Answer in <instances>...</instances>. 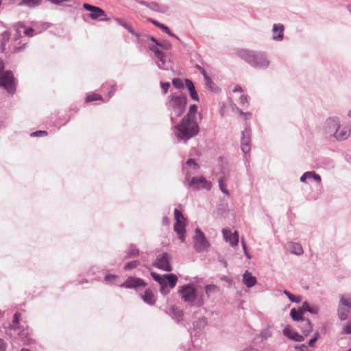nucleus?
<instances>
[{
	"mask_svg": "<svg viewBox=\"0 0 351 351\" xmlns=\"http://www.w3.org/2000/svg\"><path fill=\"white\" fill-rule=\"evenodd\" d=\"M199 132V126L197 120L183 117L181 121L174 125V134L179 141L186 143Z\"/></svg>",
	"mask_w": 351,
	"mask_h": 351,
	"instance_id": "f257e3e1",
	"label": "nucleus"
},
{
	"mask_svg": "<svg viewBox=\"0 0 351 351\" xmlns=\"http://www.w3.org/2000/svg\"><path fill=\"white\" fill-rule=\"evenodd\" d=\"M187 104V97L182 93H173L166 102V106L170 111V119L173 124L176 122V118L183 114Z\"/></svg>",
	"mask_w": 351,
	"mask_h": 351,
	"instance_id": "f03ea898",
	"label": "nucleus"
},
{
	"mask_svg": "<svg viewBox=\"0 0 351 351\" xmlns=\"http://www.w3.org/2000/svg\"><path fill=\"white\" fill-rule=\"evenodd\" d=\"M238 56L251 66L258 69H266L270 62L265 53L249 49H241L237 52Z\"/></svg>",
	"mask_w": 351,
	"mask_h": 351,
	"instance_id": "7ed1b4c3",
	"label": "nucleus"
},
{
	"mask_svg": "<svg viewBox=\"0 0 351 351\" xmlns=\"http://www.w3.org/2000/svg\"><path fill=\"white\" fill-rule=\"evenodd\" d=\"M17 80L14 77L12 71H6L0 76V87H3L9 94H14L16 92Z\"/></svg>",
	"mask_w": 351,
	"mask_h": 351,
	"instance_id": "20e7f679",
	"label": "nucleus"
},
{
	"mask_svg": "<svg viewBox=\"0 0 351 351\" xmlns=\"http://www.w3.org/2000/svg\"><path fill=\"white\" fill-rule=\"evenodd\" d=\"M184 184L193 190H199L201 189L210 190L211 189V183L208 182L204 177H193L189 181V176L187 175L184 181Z\"/></svg>",
	"mask_w": 351,
	"mask_h": 351,
	"instance_id": "39448f33",
	"label": "nucleus"
},
{
	"mask_svg": "<svg viewBox=\"0 0 351 351\" xmlns=\"http://www.w3.org/2000/svg\"><path fill=\"white\" fill-rule=\"evenodd\" d=\"M172 259V256L169 253H162L159 254L153 265L160 269L165 271H171L172 267L170 264V261Z\"/></svg>",
	"mask_w": 351,
	"mask_h": 351,
	"instance_id": "423d86ee",
	"label": "nucleus"
},
{
	"mask_svg": "<svg viewBox=\"0 0 351 351\" xmlns=\"http://www.w3.org/2000/svg\"><path fill=\"white\" fill-rule=\"evenodd\" d=\"M179 293L185 302L193 304L197 297L195 288L191 284L185 285L180 287Z\"/></svg>",
	"mask_w": 351,
	"mask_h": 351,
	"instance_id": "0eeeda50",
	"label": "nucleus"
},
{
	"mask_svg": "<svg viewBox=\"0 0 351 351\" xmlns=\"http://www.w3.org/2000/svg\"><path fill=\"white\" fill-rule=\"evenodd\" d=\"M210 244L205 237L204 234L199 229L195 230V236L194 237V248L197 252L208 248Z\"/></svg>",
	"mask_w": 351,
	"mask_h": 351,
	"instance_id": "6e6552de",
	"label": "nucleus"
},
{
	"mask_svg": "<svg viewBox=\"0 0 351 351\" xmlns=\"http://www.w3.org/2000/svg\"><path fill=\"white\" fill-rule=\"evenodd\" d=\"M340 124L339 119L337 117H329L324 125V131L327 137L331 138L337 132Z\"/></svg>",
	"mask_w": 351,
	"mask_h": 351,
	"instance_id": "1a4fd4ad",
	"label": "nucleus"
},
{
	"mask_svg": "<svg viewBox=\"0 0 351 351\" xmlns=\"http://www.w3.org/2000/svg\"><path fill=\"white\" fill-rule=\"evenodd\" d=\"M251 143V129L250 127H246L241 133V146L242 152L246 156L250 151Z\"/></svg>",
	"mask_w": 351,
	"mask_h": 351,
	"instance_id": "9d476101",
	"label": "nucleus"
},
{
	"mask_svg": "<svg viewBox=\"0 0 351 351\" xmlns=\"http://www.w3.org/2000/svg\"><path fill=\"white\" fill-rule=\"evenodd\" d=\"M147 286V283L144 281V280L130 276L121 285V287H125L128 289H138L139 287H145Z\"/></svg>",
	"mask_w": 351,
	"mask_h": 351,
	"instance_id": "9b49d317",
	"label": "nucleus"
},
{
	"mask_svg": "<svg viewBox=\"0 0 351 351\" xmlns=\"http://www.w3.org/2000/svg\"><path fill=\"white\" fill-rule=\"evenodd\" d=\"M83 8L88 11H90L89 17L93 20L99 19L101 16H106V12L101 8L88 4L84 3Z\"/></svg>",
	"mask_w": 351,
	"mask_h": 351,
	"instance_id": "f8f14e48",
	"label": "nucleus"
},
{
	"mask_svg": "<svg viewBox=\"0 0 351 351\" xmlns=\"http://www.w3.org/2000/svg\"><path fill=\"white\" fill-rule=\"evenodd\" d=\"M149 49L154 53L155 56L158 59L159 62H157L158 67L160 69L165 70L167 67L165 66L167 62V56L166 54L160 51L157 47L155 45H150Z\"/></svg>",
	"mask_w": 351,
	"mask_h": 351,
	"instance_id": "ddd939ff",
	"label": "nucleus"
},
{
	"mask_svg": "<svg viewBox=\"0 0 351 351\" xmlns=\"http://www.w3.org/2000/svg\"><path fill=\"white\" fill-rule=\"evenodd\" d=\"M149 49L154 53L155 56L158 59L159 62H157L158 67L160 69L165 70L167 67L165 66L167 62V56L166 54L160 51L157 47L155 45H150Z\"/></svg>",
	"mask_w": 351,
	"mask_h": 351,
	"instance_id": "4468645a",
	"label": "nucleus"
},
{
	"mask_svg": "<svg viewBox=\"0 0 351 351\" xmlns=\"http://www.w3.org/2000/svg\"><path fill=\"white\" fill-rule=\"evenodd\" d=\"M351 128L349 125H344L339 124L337 132L333 135L336 140L343 141L346 140L350 135Z\"/></svg>",
	"mask_w": 351,
	"mask_h": 351,
	"instance_id": "2eb2a0df",
	"label": "nucleus"
},
{
	"mask_svg": "<svg viewBox=\"0 0 351 351\" xmlns=\"http://www.w3.org/2000/svg\"><path fill=\"white\" fill-rule=\"evenodd\" d=\"M222 233L223 238L226 241H228L232 246H237L239 243V233L237 231H234L232 233L229 229H223Z\"/></svg>",
	"mask_w": 351,
	"mask_h": 351,
	"instance_id": "dca6fc26",
	"label": "nucleus"
},
{
	"mask_svg": "<svg viewBox=\"0 0 351 351\" xmlns=\"http://www.w3.org/2000/svg\"><path fill=\"white\" fill-rule=\"evenodd\" d=\"M285 27L282 24H274L272 27V38L276 41H281L284 38Z\"/></svg>",
	"mask_w": 351,
	"mask_h": 351,
	"instance_id": "f3484780",
	"label": "nucleus"
},
{
	"mask_svg": "<svg viewBox=\"0 0 351 351\" xmlns=\"http://www.w3.org/2000/svg\"><path fill=\"white\" fill-rule=\"evenodd\" d=\"M283 335L296 342H302L304 340L302 335H300L297 332L293 331L289 326L285 327L282 330Z\"/></svg>",
	"mask_w": 351,
	"mask_h": 351,
	"instance_id": "a211bd4d",
	"label": "nucleus"
},
{
	"mask_svg": "<svg viewBox=\"0 0 351 351\" xmlns=\"http://www.w3.org/2000/svg\"><path fill=\"white\" fill-rule=\"evenodd\" d=\"M16 332H17L19 338L24 343L29 344L32 342L29 330L27 327L23 328V326H19V329Z\"/></svg>",
	"mask_w": 351,
	"mask_h": 351,
	"instance_id": "6ab92c4d",
	"label": "nucleus"
},
{
	"mask_svg": "<svg viewBox=\"0 0 351 351\" xmlns=\"http://www.w3.org/2000/svg\"><path fill=\"white\" fill-rule=\"evenodd\" d=\"M117 84L114 81L106 82L101 86V91L103 93H107L108 100L114 95L116 91Z\"/></svg>",
	"mask_w": 351,
	"mask_h": 351,
	"instance_id": "aec40b11",
	"label": "nucleus"
},
{
	"mask_svg": "<svg viewBox=\"0 0 351 351\" xmlns=\"http://www.w3.org/2000/svg\"><path fill=\"white\" fill-rule=\"evenodd\" d=\"M256 278L252 276V274L248 271H246L243 275V283L247 288H251L254 287L256 285Z\"/></svg>",
	"mask_w": 351,
	"mask_h": 351,
	"instance_id": "412c9836",
	"label": "nucleus"
},
{
	"mask_svg": "<svg viewBox=\"0 0 351 351\" xmlns=\"http://www.w3.org/2000/svg\"><path fill=\"white\" fill-rule=\"evenodd\" d=\"M169 315L177 323H180L183 320V312L175 306L171 308Z\"/></svg>",
	"mask_w": 351,
	"mask_h": 351,
	"instance_id": "4be33fe9",
	"label": "nucleus"
},
{
	"mask_svg": "<svg viewBox=\"0 0 351 351\" xmlns=\"http://www.w3.org/2000/svg\"><path fill=\"white\" fill-rule=\"evenodd\" d=\"M174 231L179 235V239L182 242L184 241V234L186 232L185 224L182 221H176L174 224Z\"/></svg>",
	"mask_w": 351,
	"mask_h": 351,
	"instance_id": "5701e85b",
	"label": "nucleus"
},
{
	"mask_svg": "<svg viewBox=\"0 0 351 351\" xmlns=\"http://www.w3.org/2000/svg\"><path fill=\"white\" fill-rule=\"evenodd\" d=\"M147 8L159 13H166L169 10V6L166 5H160L155 1L149 2Z\"/></svg>",
	"mask_w": 351,
	"mask_h": 351,
	"instance_id": "b1692460",
	"label": "nucleus"
},
{
	"mask_svg": "<svg viewBox=\"0 0 351 351\" xmlns=\"http://www.w3.org/2000/svg\"><path fill=\"white\" fill-rule=\"evenodd\" d=\"M143 300L149 305H154L156 302V299L154 298V295L153 291L150 289H147L145 291V293L142 295Z\"/></svg>",
	"mask_w": 351,
	"mask_h": 351,
	"instance_id": "393cba45",
	"label": "nucleus"
},
{
	"mask_svg": "<svg viewBox=\"0 0 351 351\" xmlns=\"http://www.w3.org/2000/svg\"><path fill=\"white\" fill-rule=\"evenodd\" d=\"M16 27H17L18 29H24V34L27 36H29V37H32L35 34H37L41 32V31L36 32V29H34L32 27H27L26 28L25 25L21 22H19L16 25Z\"/></svg>",
	"mask_w": 351,
	"mask_h": 351,
	"instance_id": "a878e982",
	"label": "nucleus"
},
{
	"mask_svg": "<svg viewBox=\"0 0 351 351\" xmlns=\"http://www.w3.org/2000/svg\"><path fill=\"white\" fill-rule=\"evenodd\" d=\"M151 276L155 281L159 283L160 285V291L162 292V290L167 287V283L165 282L164 275H160L156 272L152 271Z\"/></svg>",
	"mask_w": 351,
	"mask_h": 351,
	"instance_id": "bb28decb",
	"label": "nucleus"
},
{
	"mask_svg": "<svg viewBox=\"0 0 351 351\" xmlns=\"http://www.w3.org/2000/svg\"><path fill=\"white\" fill-rule=\"evenodd\" d=\"M10 34L8 31H4L0 34V49L2 52L5 51V45L10 40Z\"/></svg>",
	"mask_w": 351,
	"mask_h": 351,
	"instance_id": "cd10ccee",
	"label": "nucleus"
},
{
	"mask_svg": "<svg viewBox=\"0 0 351 351\" xmlns=\"http://www.w3.org/2000/svg\"><path fill=\"white\" fill-rule=\"evenodd\" d=\"M41 0H21L18 3L19 5H26L29 8H36L41 4Z\"/></svg>",
	"mask_w": 351,
	"mask_h": 351,
	"instance_id": "c85d7f7f",
	"label": "nucleus"
},
{
	"mask_svg": "<svg viewBox=\"0 0 351 351\" xmlns=\"http://www.w3.org/2000/svg\"><path fill=\"white\" fill-rule=\"evenodd\" d=\"M167 286L169 285L171 288H174L176 285L178 278L175 274H166L164 275Z\"/></svg>",
	"mask_w": 351,
	"mask_h": 351,
	"instance_id": "c756f323",
	"label": "nucleus"
},
{
	"mask_svg": "<svg viewBox=\"0 0 351 351\" xmlns=\"http://www.w3.org/2000/svg\"><path fill=\"white\" fill-rule=\"evenodd\" d=\"M197 106L196 104H192L189 106V110L184 117L189 119L197 120Z\"/></svg>",
	"mask_w": 351,
	"mask_h": 351,
	"instance_id": "7c9ffc66",
	"label": "nucleus"
},
{
	"mask_svg": "<svg viewBox=\"0 0 351 351\" xmlns=\"http://www.w3.org/2000/svg\"><path fill=\"white\" fill-rule=\"evenodd\" d=\"M290 315L294 321H304L305 318L303 317V313L299 309L292 308L290 312Z\"/></svg>",
	"mask_w": 351,
	"mask_h": 351,
	"instance_id": "2f4dec72",
	"label": "nucleus"
},
{
	"mask_svg": "<svg viewBox=\"0 0 351 351\" xmlns=\"http://www.w3.org/2000/svg\"><path fill=\"white\" fill-rule=\"evenodd\" d=\"M21 317V313L19 312H16L13 315L12 324L10 325V328L11 330L14 331H16L19 329V320Z\"/></svg>",
	"mask_w": 351,
	"mask_h": 351,
	"instance_id": "473e14b6",
	"label": "nucleus"
},
{
	"mask_svg": "<svg viewBox=\"0 0 351 351\" xmlns=\"http://www.w3.org/2000/svg\"><path fill=\"white\" fill-rule=\"evenodd\" d=\"M139 254V250L135 245L131 244L126 251V258H131L137 256Z\"/></svg>",
	"mask_w": 351,
	"mask_h": 351,
	"instance_id": "72a5a7b5",
	"label": "nucleus"
},
{
	"mask_svg": "<svg viewBox=\"0 0 351 351\" xmlns=\"http://www.w3.org/2000/svg\"><path fill=\"white\" fill-rule=\"evenodd\" d=\"M304 322V326L301 327V330L305 336H308L313 330V325L308 319H305Z\"/></svg>",
	"mask_w": 351,
	"mask_h": 351,
	"instance_id": "f704fd0d",
	"label": "nucleus"
},
{
	"mask_svg": "<svg viewBox=\"0 0 351 351\" xmlns=\"http://www.w3.org/2000/svg\"><path fill=\"white\" fill-rule=\"evenodd\" d=\"M272 336V331L271 330V326L267 325L265 328L261 330L260 332V337L262 340H267L268 338Z\"/></svg>",
	"mask_w": 351,
	"mask_h": 351,
	"instance_id": "c9c22d12",
	"label": "nucleus"
},
{
	"mask_svg": "<svg viewBox=\"0 0 351 351\" xmlns=\"http://www.w3.org/2000/svg\"><path fill=\"white\" fill-rule=\"evenodd\" d=\"M205 291L208 297H210L211 293H217L219 291V287L215 285H208L205 286Z\"/></svg>",
	"mask_w": 351,
	"mask_h": 351,
	"instance_id": "e433bc0d",
	"label": "nucleus"
},
{
	"mask_svg": "<svg viewBox=\"0 0 351 351\" xmlns=\"http://www.w3.org/2000/svg\"><path fill=\"white\" fill-rule=\"evenodd\" d=\"M349 311L344 306H339L338 308V316L341 320H346L348 318Z\"/></svg>",
	"mask_w": 351,
	"mask_h": 351,
	"instance_id": "4c0bfd02",
	"label": "nucleus"
},
{
	"mask_svg": "<svg viewBox=\"0 0 351 351\" xmlns=\"http://www.w3.org/2000/svg\"><path fill=\"white\" fill-rule=\"evenodd\" d=\"M292 253L296 255H301L303 253L302 245L298 243H291Z\"/></svg>",
	"mask_w": 351,
	"mask_h": 351,
	"instance_id": "58836bf2",
	"label": "nucleus"
},
{
	"mask_svg": "<svg viewBox=\"0 0 351 351\" xmlns=\"http://www.w3.org/2000/svg\"><path fill=\"white\" fill-rule=\"evenodd\" d=\"M115 21L124 28H125L131 34L136 35V32L134 31L132 27L130 25H128L125 22L122 21V19L116 18Z\"/></svg>",
	"mask_w": 351,
	"mask_h": 351,
	"instance_id": "ea45409f",
	"label": "nucleus"
},
{
	"mask_svg": "<svg viewBox=\"0 0 351 351\" xmlns=\"http://www.w3.org/2000/svg\"><path fill=\"white\" fill-rule=\"evenodd\" d=\"M306 174H308L307 176V179L308 180H313L317 183H320L322 181L321 176L316 173L315 171H306Z\"/></svg>",
	"mask_w": 351,
	"mask_h": 351,
	"instance_id": "a19ab883",
	"label": "nucleus"
},
{
	"mask_svg": "<svg viewBox=\"0 0 351 351\" xmlns=\"http://www.w3.org/2000/svg\"><path fill=\"white\" fill-rule=\"evenodd\" d=\"M97 100L103 101V98L99 94L95 93L88 95L86 98V102H91Z\"/></svg>",
	"mask_w": 351,
	"mask_h": 351,
	"instance_id": "79ce46f5",
	"label": "nucleus"
},
{
	"mask_svg": "<svg viewBox=\"0 0 351 351\" xmlns=\"http://www.w3.org/2000/svg\"><path fill=\"white\" fill-rule=\"evenodd\" d=\"M204 80L206 81V86L212 91L216 92L217 87L216 86L215 84L212 81L211 78L209 76H208Z\"/></svg>",
	"mask_w": 351,
	"mask_h": 351,
	"instance_id": "37998d69",
	"label": "nucleus"
},
{
	"mask_svg": "<svg viewBox=\"0 0 351 351\" xmlns=\"http://www.w3.org/2000/svg\"><path fill=\"white\" fill-rule=\"evenodd\" d=\"M207 324L206 318L204 317H202L197 319V321L193 322V326L195 328H201L204 327Z\"/></svg>",
	"mask_w": 351,
	"mask_h": 351,
	"instance_id": "c03bdc74",
	"label": "nucleus"
},
{
	"mask_svg": "<svg viewBox=\"0 0 351 351\" xmlns=\"http://www.w3.org/2000/svg\"><path fill=\"white\" fill-rule=\"evenodd\" d=\"M284 294H285L287 296V298L290 300V301H291L292 302L299 303L301 301L300 297L293 295L289 291L285 290Z\"/></svg>",
	"mask_w": 351,
	"mask_h": 351,
	"instance_id": "a18cd8bd",
	"label": "nucleus"
},
{
	"mask_svg": "<svg viewBox=\"0 0 351 351\" xmlns=\"http://www.w3.org/2000/svg\"><path fill=\"white\" fill-rule=\"evenodd\" d=\"M140 263L138 261H132L128 263L123 267L124 270L128 271L134 268H136L139 265Z\"/></svg>",
	"mask_w": 351,
	"mask_h": 351,
	"instance_id": "49530a36",
	"label": "nucleus"
},
{
	"mask_svg": "<svg viewBox=\"0 0 351 351\" xmlns=\"http://www.w3.org/2000/svg\"><path fill=\"white\" fill-rule=\"evenodd\" d=\"M219 186L221 192H223L226 195H230V192L226 188V184L223 182V178L220 177L219 179Z\"/></svg>",
	"mask_w": 351,
	"mask_h": 351,
	"instance_id": "de8ad7c7",
	"label": "nucleus"
},
{
	"mask_svg": "<svg viewBox=\"0 0 351 351\" xmlns=\"http://www.w3.org/2000/svg\"><path fill=\"white\" fill-rule=\"evenodd\" d=\"M158 47H160L165 50H169L171 48V44L169 41L163 40L159 42Z\"/></svg>",
	"mask_w": 351,
	"mask_h": 351,
	"instance_id": "09e8293b",
	"label": "nucleus"
},
{
	"mask_svg": "<svg viewBox=\"0 0 351 351\" xmlns=\"http://www.w3.org/2000/svg\"><path fill=\"white\" fill-rule=\"evenodd\" d=\"M340 302L341 304H342L343 306L351 308V298H346L344 295H341Z\"/></svg>",
	"mask_w": 351,
	"mask_h": 351,
	"instance_id": "8fccbe9b",
	"label": "nucleus"
},
{
	"mask_svg": "<svg viewBox=\"0 0 351 351\" xmlns=\"http://www.w3.org/2000/svg\"><path fill=\"white\" fill-rule=\"evenodd\" d=\"M172 83L173 86L176 88H182L184 87L182 81L179 78H174Z\"/></svg>",
	"mask_w": 351,
	"mask_h": 351,
	"instance_id": "3c124183",
	"label": "nucleus"
},
{
	"mask_svg": "<svg viewBox=\"0 0 351 351\" xmlns=\"http://www.w3.org/2000/svg\"><path fill=\"white\" fill-rule=\"evenodd\" d=\"M47 135V132L45 130H38L34 132H32L30 136L32 137H40L45 136Z\"/></svg>",
	"mask_w": 351,
	"mask_h": 351,
	"instance_id": "603ef678",
	"label": "nucleus"
},
{
	"mask_svg": "<svg viewBox=\"0 0 351 351\" xmlns=\"http://www.w3.org/2000/svg\"><path fill=\"white\" fill-rule=\"evenodd\" d=\"M237 112L243 117L244 119L245 120H247L249 119H250L251 116H252V113L250 112H243L241 109H239V108H237Z\"/></svg>",
	"mask_w": 351,
	"mask_h": 351,
	"instance_id": "864d4df0",
	"label": "nucleus"
},
{
	"mask_svg": "<svg viewBox=\"0 0 351 351\" xmlns=\"http://www.w3.org/2000/svg\"><path fill=\"white\" fill-rule=\"evenodd\" d=\"M174 217L176 221H181V219H184L182 213L177 208L174 210Z\"/></svg>",
	"mask_w": 351,
	"mask_h": 351,
	"instance_id": "5fc2aeb1",
	"label": "nucleus"
},
{
	"mask_svg": "<svg viewBox=\"0 0 351 351\" xmlns=\"http://www.w3.org/2000/svg\"><path fill=\"white\" fill-rule=\"evenodd\" d=\"M185 84L189 92L195 89L194 84L189 79L185 80Z\"/></svg>",
	"mask_w": 351,
	"mask_h": 351,
	"instance_id": "6e6d98bb",
	"label": "nucleus"
},
{
	"mask_svg": "<svg viewBox=\"0 0 351 351\" xmlns=\"http://www.w3.org/2000/svg\"><path fill=\"white\" fill-rule=\"evenodd\" d=\"M341 332L346 335L351 334V320H350L347 325L343 327Z\"/></svg>",
	"mask_w": 351,
	"mask_h": 351,
	"instance_id": "4d7b16f0",
	"label": "nucleus"
},
{
	"mask_svg": "<svg viewBox=\"0 0 351 351\" xmlns=\"http://www.w3.org/2000/svg\"><path fill=\"white\" fill-rule=\"evenodd\" d=\"M186 165L189 167H192L194 169L199 168V165L196 162V161L193 158H189L186 161Z\"/></svg>",
	"mask_w": 351,
	"mask_h": 351,
	"instance_id": "13d9d810",
	"label": "nucleus"
},
{
	"mask_svg": "<svg viewBox=\"0 0 351 351\" xmlns=\"http://www.w3.org/2000/svg\"><path fill=\"white\" fill-rule=\"evenodd\" d=\"M309 304L308 302H304L302 306L299 308V310L302 311V313L304 312H308L309 311Z\"/></svg>",
	"mask_w": 351,
	"mask_h": 351,
	"instance_id": "bf43d9fd",
	"label": "nucleus"
},
{
	"mask_svg": "<svg viewBox=\"0 0 351 351\" xmlns=\"http://www.w3.org/2000/svg\"><path fill=\"white\" fill-rule=\"evenodd\" d=\"M147 21L151 23H152L156 27L161 29L164 24L158 22V21L153 19L152 18H147Z\"/></svg>",
	"mask_w": 351,
	"mask_h": 351,
	"instance_id": "052dcab7",
	"label": "nucleus"
},
{
	"mask_svg": "<svg viewBox=\"0 0 351 351\" xmlns=\"http://www.w3.org/2000/svg\"><path fill=\"white\" fill-rule=\"evenodd\" d=\"M319 337V333L317 332L314 334V336L313 338H311L309 341H308V346H311V347H313L314 346V344L317 341V339Z\"/></svg>",
	"mask_w": 351,
	"mask_h": 351,
	"instance_id": "680f3d73",
	"label": "nucleus"
},
{
	"mask_svg": "<svg viewBox=\"0 0 351 351\" xmlns=\"http://www.w3.org/2000/svg\"><path fill=\"white\" fill-rule=\"evenodd\" d=\"M239 100H240V103L241 104L244 106L245 105L246 106H248L249 105V103H248V99H247V96L245 95H242L240 98H239Z\"/></svg>",
	"mask_w": 351,
	"mask_h": 351,
	"instance_id": "e2e57ef3",
	"label": "nucleus"
},
{
	"mask_svg": "<svg viewBox=\"0 0 351 351\" xmlns=\"http://www.w3.org/2000/svg\"><path fill=\"white\" fill-rule=\"evenodd\" d=\"M170 86L169 82H161L160 87L164 93V94H166L168 91V89Z\"/></svg>",
	"mask_w": 351,
	"mask_h": 351,
	"instance_id": "0e129e2a",
	"label": "nucleus"
},
{
	"mask_svg": "<svg viewBox=\"0 0 351 351\" xmlns=\"http://www.w3.org/2000/svg\"><path fill=\"white\" fill-rule=\"evenodd\" d=\"M294 348L296 351H308V348L305 344L295 346Z\"/></svg>",
	"mask_w": 351,
	"mask_h": 351,
	"instance_id": "69168bd1",
	"label": "nucleus"
},
{
	"mask_svg": "<svg viewBox=\"0 0 351 351\" xmlns=\"http://www.w3.org/2000/svg\"><path fill=\"white\" fill-rule=\"evenodd\" d=\"M195 68L199 71V73L204 76V79L207 77L208 75H207L206 71L198 64H196Z\"/></svg>",
	"mask_w": 351,
	"mask_h": 351,
	"instance_id": "338daca9",
	"label": "nucleus"
},
{
	"mask_svg": "<svg viewBox=\"0 0 351 351\" xmlns=\"http://www.w3.org/2000/svg\"><path fill=\"white\" fill-rule=\"evenodd\" d=\"M191 97L195 101H199V97L195 89L189 92Z\"/></svg>",
	"mask_w": 351,
	"mask_h": 351,
	"instance_id": "774afa93",
	"label": "nucleus"
}]
</instances>
